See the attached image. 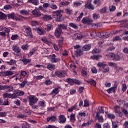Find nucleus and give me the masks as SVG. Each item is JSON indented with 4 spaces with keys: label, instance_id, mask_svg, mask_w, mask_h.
<instances>
[{
    "label": "nucleus",
    "instance_id": "nucleus-22",
    "mask_svg": "<svg viewBox=\"0 0 128 128\" xmlns=\"http://www.w3.org/2000/svg\"><path fill=\"white\" fill-rule=\"evenodd\" d=\"M54 68L55 66L54 64H48L47 65V68H48V70H54Z\"/></svg>",
    "mask_w": 128,
    "mask_h": 128
},
{
    "label": "nucleus",
    "instance_id": "nucleus-15",
    "mask_svg": "<svg viewBox=\"0 0 128 128\" xmlns=\"http://www.w3.org/2000/svg\"><path fill=\"white\" fill-rule=\"evenodd\" d=\"M12 50L14 52H16V54H20V47L15 46H12Z\"/></svg>",
    "mask_w": 128,
    "mask_h": 128
},
{
    "label": "nucleus",
    "instance_id": "nucleus-6",
    "mask_svg": "<svg viewBox=\"0 0 128 128\" xmlns=\"http://www.w3.org/2000/svg\"><path fill=\"white\" fill-rule=\"evenodd\" d=\"M92 20L88 17L84 18L82 20V22L84 24H92Z\"/></svg>",
    "mask_w": 128,
    "mask_h": 128
},
{
    "label": "nucleus",
    "instance_id": "nucleus-5",
    "mask_svg": "<svg viewBox=\"0 0 128 128\" xmlns=\"http://www.w3.org/2000/svg\"><path fill=\"white\" fill-rule=\"evenodd\" d=\"M6 90L8 92H12V90H14V87H12V86H8V85H0V90Z\"/></svg>",
    "mask_w": 128,
    "mask_h": 128
},
{
    "label": "nucleus",
    "instance_id": "nucleus-11",
    "mask_svg": "<svg viewBox=\"0 0 128 128\" xmlns=\"http://www.w3.org/2000/svg\"><path fill=\"white\" fill-rule=\"evenodd\" d=\"M0 75L3 76H12L14 73L12 71H6V72H0Z\"/></svg>",
    "mask_w": 128,
    "mask_h": 128
},
{
    "label": "nucleus",
    "instance_id": "nucleus-59",
    "mask_svg": "<svg viewBox=\"0 0 128 128\" xmlns=\"http://www.w3.org/2000/svg\"><path fill=\"white\" fill-rule=\"evenodd\" d=\"M105 12H106V8L104 7L100 10V14H104Z\"/></svg>",
    "mask_w": 128,
    "mask_h": 128
},
{
    "label": "nucleus",
    "instance_id": "nucleus-37",
    "mask_svg": "<svg viewBox=\"0 0 128 128\" xmlns=\"http://www.w3.org/2000/svg\"><path fill=\"white\" fill-rule=\"evenodd\" d=\"M22 128H30V124H28L26 122H25L22 124Z\"/></svg>",
    "mask_w": 128,
    "mask_h": 128
},
{
    "label": "nucleus",
    "instance_id": "nucleus-55",
    "mask_svg": "<svg viewBox=\"0 0 128 128\" xmlns=\"http://www.w3.org/2000/svg\"><path fill=\"white\" fill-rule=\"evenodd\" d=\"M112 40L114 41L122 40V38H120V36H116L113 38Z\"/></svg>",
    "mask_w": 128,
    "mask_h": 128
},
{
    "label": "nucleus",
    "instance_id": "nucleus-54",
    "mask_svg": "<svg viewBox=\"0 0 128 128\" xmlns=\"http://www.w3.org/2000/svg\"><path fill=\"white\" fill-rule=\"evenodd\" d=\"M84 106H90V102H88V100H84Z\"/></svg>",
    "mask_w": 128,
    "mask_h": 128
},
{
    "label": "nucleus",
    "instance_id": "nucleus-50",
    "mask_svg": "<svg viewBox=\"0 0 128 128\" xmlns=\"http://www.w3.org/2000/svg\"><path fill=\"white\" fill-rule=\"evenodd\" d=\"M118 104H126V101L124 100H117Z\"/></svg>",
    "mask_w": 128,
    "mask_h": 128
},
{
    "label": "nucleus",
    "instance_id": "nucleus-48",
    "mask_svg": "<svg viewBox=\"0 0 128 128\" xmlns=\"http://www.w3.org/2000/svg\"><path fill=\"white\" fill-rule=\"evenodd\" d=\"M82 16H84V12H81L80 16L77 18L76 20V22H80V20H82Z\"/></svg>",
    "mask_w": 128,
    "mask_h": 128
},
{
    "label": "nucleus",
    "instance_id": "nucleus-13",
    "mask_svg": "<svg viewBox=\"0 0 128 128\" xmlns=\"http://www.w3.org/2000/svg\"><path fill=\"white\" fill-rule=\"evenodd\" d=\"M96 114V118L98 116H100V114H104V110L102 108V107H101V108L99 110V112H96V111L94 112V114H93V116H95Z\"/></svg>",
    "mask_w": 128,
    "mask_h": 128
},
{
    "label": "nucleus",
    "instance_id": "nucleus-56",
    "mask_svg": "<svg viewBox=\"0 0 128 128\" xmlns=\"http://www.w3.org/2000/svg\"><path fill=\"white\" fill-rule=\"evenodd\" d=\"M4 8L8 10H11V8H12V6H10V5L7 4L4 6Z\"/></svg>",
    "mask_w": 128,
    "mask_h": 128
},
{
    "label": "nucleus",
    "instance_id": "nucleus-63",
    "mask_svg": "<svg viewBox=\"0 0 128 128\" xmlns=\"http://www.w3.org/2000/svg\"><path fill=\"white\" fill-rule=\"evenodd\" d=\"M100 50H98V49H94L92 51V54H100Z\"/></svg>",
    "mask_w": 128,
    "mask_h": 128
},
{
    "label": "nucleus",
    "instance_id": "nucleus-10",
    "mask_svg": "<svg viewBox=\"0 0 128 128\" xmlns=\"http://www.w3.org/2000/svg\"><path fill=\"white\" fill-rule=\"evenodd\" d=\"M118 82H116L113 87L106 90L108 92V94H110L112 92H114L116 89V88H118Z\"/></svg>",
    "mask_w": 128,
    "mask_h": 128
},
{
    "label": "nucleus",
    "instance_id": "nucleus-25",
    "mask_svg": "<svg viewBox=\"0 0 128 128\" xmlns=\"http://www.w3.org/2000/svg\"><path fill=\"white\" fill-rule=\"evenodd\" d=\"M28 2H29V4H32L35 6L38 5V0H28Z\"/></svg>",
    "mask_w": 128,
    "mask_h": 128
},
{
    "label": "nucleus",
    "instance_id": "nucleus-20",
    "mask_svg": "<svg viewBox=\"0 0 128 128\" xmlns=\"http://www.w3.org/2000/svg\"><path fill=\"white\" fill-rule=\"evenodd\" d=\"M86 82H88V84H90L91 85L92 84L94 86H96V80H94L92 79L88 80Z\"/></svg>",
    "mask_w": 128,
    "mask_h": 128
},
{
    "label": "nucleus",
    "instance_id": "nucleus-3",
    "mask_svg": "<svg viewBox=\"0 0 128 128\" xmlns=\"http://www.w3.org/2000/svg\"><path fill=\"white\" fill-rule=\"evenodd\" d=\"M28 98L29 100V104L30 106H32V104H34L38 102V99L36 96L30 95L28 96Z\"/></svg>",
    "mask_w": 128,
    "mask_h": 128
},
{
    "label": "nucleus",
    "instance_id": "nucleus-57",
    "mask_svg": "<svg viewBox=\"0 0 128 128\" xmlns=\"http://www.w3.org/2000/svg\"><path fill=\"white\" fill-rule=\"evenodd\" d=\"M3 98H10V94L5 93V94H3Z\"/></svg>",
    "mask_w": 128,
    "mask_h": 128
},
{
    "label": "nucleus",
    "instance_id": "nucleus-36",
    "mask_svg": "<svg viewBox=\"0 0 128 128\" xmlns=\"http://www.w3.org/2000/svg\"><path fill=\"white\" fill-rule=\"evenodd\" d=\"M18 98V95H16V91L14 94H10V98L14 100V98Z\"/></svg>",
    "mask_w": 128,
    "mask_h": 128
},
{
    "label": "nucleus",
    "instance_id": "nucleus-52",
    "mask_svg": "<svg viewBox=\"0 0 128 128\" xmlns=\"http://www.w3.org/2000/svg\"><path fill=\"white\" fill-rule=\"evenodd\" d=\"M38 10H42V12H46V10L44 9L43 6H39L38 8Z\"/></svg>",
    "mask_w": 128,
    "mask_h": 128
},
{
    "label": "nucleus",
    "instance_id": "nucleus-18",
    "mask_svg": "<svg viewBox=\"0 0 128 128\" xmlns=\"http://www.w3.org/2000/svg\"><path fill=\"white\" fill-rule=\"evenodd\" d=\"M86 6H87V8H88V10H94V5H92L90 3L88 4H86L85 8H86Z\"/></svg>",
    "mask_w": 128,
    "mask_h": 128
},
{
    "label": "nucleus",
    "instance_id": "nucleus-2",
    "mask_svg": "<svg viewBox=\"0 0 128 128\" xmlns=\"http://www.w3.org/2000/svg\"><path fill=\"white\" fill-rule=\"evenodd\" d=\"M52 16L55 18L56 22H62V14L61 12L59 11H56L52 12Z\"/></svg>",
    "mask_w": 128,
    "mask_h": 128
},
{
    "label": "nucleus",
    "instance_id": "nucleus-60",
    "mask_svg": "<svg viewBox=\"0 0 128 128\" xmlns=\"http://www.w3.org/2000/svg\"><path fill=\"white\" fill-rule=\"evenodd\" d=\"M101 35L102 38H108V35L106 32H102Z\"/></svg>",
    "mask_w": 128,
    "mask_h": 128
},
{
    "label": "nucleus",
    "instance_id": "nucleus-21",
    "mask_svg": "<svg viewBox=\"0 0 128 128\" xmlns=\"http://www.w3.org/2000/svg\"><path fill=\"white\" fill-rule=\"evenodd\" d=\"M83 52L80 49H77L76 50V56H80L82 55Z\"/></svg>",
    "mask_w": 128,
    "mask_h": 128
},
{
    "label": "nucleus",
    "instance_id": "nucleus-19",
    "mask_svg": "<svg viewBox=\"0 0 128 128\" xmlns=\"http://www.w3.org/2000/svg\"><path fill=\"white\" fill-rule=\"evenodd\" d=\"M32 14H33V16H42L40 12H38L36 9L32 11Z\"/></svg>",
    "mask_w": 128,
    "mask_h": 128
},
{
    "label": "nucleus",
    "instance_id": "nucleus-42",
    "mask_svg": "<svg viewBox=\"0 0 128 128\" xmlns=\"http://www.w3.org/2000/svg\"><path fill=\"white\" fill-rule=\"evenodd\" d=\"M38 33L40 36H44V30L40 28H38Z\"/></svg>",
    "mask_w": 128,
    "mask_h": 128
},
{
    "label": "nucleus",
    "instance_id": "nucleus-9",
    "mask_svg": "<svg viewBox=\"0 0 128 128\" xmlns=\"http://www.w3.org/2000/svg\"><path fill=\"white\" fill-rule=\"evenodd\" d=\"M62 32V28H60V27H58L55 30L54 36H56V38H60Z\"/></svg>",
    "mask_w": 128,
    "mask_h": 128
},
{
    "label": "nucleus",
    "instance_id": "nucleus-30",
    "mask_svg": "<svg viewBox=\"0 0 128 128\" xmlns=\"http://www.w3.org/2000/svg\"><path fill=\"white\" fill-rule=\"evenodd\" d=\"M20 14H22V16H28V12L26 10H22L20 11Z\"/></svg>",
    "mask_w": 128,
    "mask_h": 128
},
{
    "label": "nucleus",
    "instance_id": "nucleus-12",
    "mask_svg": "<svg viewBox=\"0 0 128 128\" xmlns=\"http://www.w3.org/2000/svg\"><path fill=\"white\" fill-rule=\"evenodd\" d=\"M58 118V122H60V124H64L66 121V118L64 115H60Z\"/></svg>",
    "mask_w": 128,
    "mask_h": 128
},
{
    "label": "nucleus",
    "instance_id": "nucleus-17",
    "mask_svg": "<svg viewBox=\"0 0 128 128\" xmlns=\"http://www.w3.org/2000/svg\"><path fill=\"white\" fill-rule=\"evenodd\" d=\"M8 16L2 12H0V20H6Z\"/></svg>",
    "mask_w": 128,
    "mask_h": 128
},
{
    "label": "nucleus",
    "instance_id": "nucleus-32",
    "mask_svg": "<svg viewBox=\"0 0 128 128\" xmlns=\"http://www.w3.org/2000/svg\"><path fill=\"white\" fill-rule=\"evenodd\" d=\"M22 62H23L24 64H28L32 62V60L24 58L22 60Z\"/></svg>",
    "mask_w": 128,
    "mask_h": 128
},
{
    "label": "nucleus",
    "instance_id": "nucleus-53",
    "mask_svg": "<svg viewBox=\"0 0 128 128\" xmlns=\"http://www.w3.org/2000/svg\"><path fill=\"white\" fill-rule=\"evenodd\" d=\"M22 48L24 50H26L28 48V44L22 45Z\"/></svg>",
    "mask_w": 128,
    "mask_h": 128
},
{
    "label": "nucleus",
    "instance_id": "nucleus-29",
    "mask_svg": "<svg viewBox=\"0 0 128 128\" xmlns=\"http://www.w3.org/2000/svg\"><path fill=\"white\" fill-rule=\"evenodd\" d=\"M41 40H42V42H44V44H50V42L48 41V38H46L45 37H43L42 38Z\"/></svg>",
    "mask_w": 128,
    "mask_h": 128
},
{
    "label": "nucleus",
    "instance_id": "nucleus-7",
    "mask_svg": "<svg viewBox=\"0 0 128 128\" xmlns=\"http://www.w3.org/2000/svg\"><path fill=\"white\" fill-rule=\"evenodd\" d=\"M55 74L58 78H64L66 76V73L64 71H56L55 72Z\"/></svg>",
    "mask_w": 128,
    "mask_h": 128
},
{
    "label": "nucleus",
    "instance_id": "nucleus-31",
    "mask_svg": "<svg viewBox=\"0 0 128 128\" xmlns=\"http://www.w3.org/2000/svg\"><path fill=\"white\" fill-rule=\"evenodd\" d=\"M107 56L108 58H110V60H114V54L113 53H110L107 55Z\"/></svg>",
    "mask_w": 128,
    "mask_h": 128
},
{
    "label": "nucleus",
    "instance_id": "nucleus-62",
    "mask_svg": "<svg viewBox=\"0 0 128 128\" xmlns=\"http://www.w3.org/2000/svg\"><path fill=\"white\" fill-rule=\"evenodd\" d=\"M112 124L113 128H118V123H116V122H112Z\"/></svg>",
    "mask_w": 128,
    "mask_h": 128
},
{
    "label": "nucleus",
    "instance_id": "nucleus-38",
    "mask_svg": "<svg viewBox=\"0 0 128 128\" xmlns=\"http://www.w3.org/2000/svg\"><path fill=\"white\" fill-rule=\"evenodd\" d=\"M100 58H102V56H100V55H98V56L94 55V56H91L90 58H91V60H98Z\"/></svg>",
    "mask_w": 128,
    "mask_h": 128
},
{
    "label": "nucleus",
    "instance_id": "nucleus-43",
    "mask_svg": "<svg viewBox=\"0 0 128 128\" xmlns=\"http://www.w3.org/2000/svg\"><path fill=\"white\" fill-rule=\"evenodd\" d=\"M28 82L26 80L23 81L21 84H20V87L21 88H24V86L28 84Z\"/></svg>",
    "mask_w": 128,
    "mask_h": 128
},
{
    "label": "nucleus",
    "instance_id": "nucleus-33",
    "mask_svg": "<svg viewBox=\"0 0 128 128\" xmlns=\"http://www.w3.org/2000/svg\"><path fill=\"white\" fill-rule=\"evenodd\" d=\"M95 120H98L100 122H104V118H102V116H98L96 117V116H95Z\"/></svg>",
    "mask_w": 128,
    "mask_h": 128
},
{
    "label": "nucleus",
    "instance_id": "nucleus-8",
    "mask_svg": "<svg viewBox=\"0 0 128 128\" xmlns=\"http://www.w3.org/2000/svg\"><path fill=\"white\" fill-rule=\"evenodd\" d=\"M50 60L52 62H60V58H56V54H52L51 55H50Z\"/></svg>",
    "mask_w": 128,
    "mask_h": 128
},
{
    "label": "nucleus",
    "instance_id": "nucleus-4",
    "mask_svg": "<svg viewBox=\"0 0 128 128\" xmlns=\"http://www.w3.org/2000/svg\"><path fill=\"white\" fill-rule=\"evenodd\" d=\"M24 28L26 32V36H28L30 38H34V35H32V28L30 26H24Z\"/></svg>",
    "mask_w": 128,
    "mask_h": 128
},
{
    "label": "nucleus",
    "instance_id": "nucleus-34",
    "mask_svg": "<svg viewBox=\"0 0 128 128\" xmlns=\"http://www.w3.org/2000/svg\"><path fill=\"white\" fill-rule=\"evenodd\" d=\"M58 26L60 28H62V30H66L68 26H66V25L64 24H60L58 25Z\"/></svg>",
    "mask_w": 128,
    "mask_h": 128
},
{
    "label": "nucleus",
    "instance_id": "nucleus-23",
    "mask_svg": "<svg viewBox=\"0 0 128 128\" xmlns=\"http://www.w3.org/2000/svg\"><path fill=\"white\" fill-rule=\"evenodd\" d=\"M90 45L86 44L82 47V50L84 52H88V50H90Z\"/></svg>",
    "mask_w": 128,
    "mask_h": 128
},
{
    "label": "nucleus",
    "instance_id": "nucleus-26",
    "mask_svg": "<svg viewBox=\"0 0 128 128\" xmlns=\"http://www.w3.org/2000/svg\"><path fill=\"white\" fill-rule=\"evenodd\" d=\"M6 64H8L9 66H14V64H16V61L14 60H11L9 62H6Z\"/></svg>",
    "mask_w": 128,
    "mask_h": 128
},
{
    "label": "nucleus",
    "instance_id": "nucleus-64",
    "mask_svg": "<svg viewBox=\"0 0 128 128\" xmlns=\"http://www.w3.org/2000/svg\"><path fill=\"white\" fill-rule=\"evenodd\" d=\"M24 116H24L22 114H18L17 116V118H24Z\"/></svg>",
    "mask_w": 128,
    "mask_h": 128
},
{
    "label": "nucleus",
    "instance_id": "nucleus-14",
    "mask_svg": "<svg viewBox=\"0 0 128 128\" xmlns=\"http://www.w3.org/2000/svg\"><path fill=\"white\" fill-rule=\"evenodd\" d=\"M58 88H56L55 89L53 90L52 92L50 93V96L54 98V96H56L58 94L59 92Z\"/></svg>",
    "mask_w": 128,
    "mask_h": 128
},
{
    "label": "nucleus",
    "instance_id": "nucleus-47",
    "mask_svg": "<svg viewBox=\"0 0 128 128\" xmlns=\"http://www.w3.org/2000/svg\"><path fill=\"white\" fill-rule=\"evenodd\" d=\"M108 116L109 118H110L111 120H114V118H116V116L114 114H108Z\"/></svg>",
    "mask_w": 128,
    "mask_h": 128
},
{
    "label": "nucleus",
    "instance_id": "nucleus-28",
    "mask_svg": "<svg viewBox=\"0 0 128 128\" xmlns=\"http://www.w3.org/2000/svg\"><path fill=\"white\" fill-rule=\"evenodd\" d=\"M66 82L68 84H70V86H72L74 84V80L71 79V78H68L66 80Z\"/></svg>",
    "mask_w": 128,
    "mask_h": 128
},
{
    "label": "nucleus",
    "instance_id": "nucleus-39",
    "mask_svg": "<svg viewBox=\"0 0 128 128\" xmlns=\"http://www.w3.org/2000/svg\"><path fill=\"white\" fill-rule=\"evenodd\" d=\"M114 112H115V114H117L118 116H120V118L122 116V113L120 112V111L118 110H115Z\"/></svg>",
    "mask_w": 128,
    "mask_h": 128
},
{
    "label": "nucleus",
    "instance_id": "nucleus-49",
    "mask_svg": "<svg viewBox=\"0 0 128 128\" xmlns=\"http://www.w3.org/2000/svg\"><path fill=\"white\" fill-rule=\"evenodd\" d=\"M66 12L67 14H72V10L70 8L66 9Z\"/></svg>",
    "mask_w": 128,
    "mask_h": 128
},
{
    "label": "nucleus",
    "instance_id": "nucleus-58",
    "mask_svg": "<svg viewBox=\"0 0 128 128\" xmlns=\"http://www.w3.org/2000/svg\"><path fill=\"white\" fill-rule=\"evenodd\" d=\"M110 12H114L116 10V6H111L109 7Z\"/></svg>",
    "mask_w": 128,
    "mask_h": 128
},
{
    "label": "nucleus",
    "instance_id": "nucleus-27",
    "mask_svg": "<svg viewBox=\"0 0 128 128\" xmlns=\"http://www.w3.org/2000/svg\"><path fill=\"white\" fill-rule=\"evenodd\" d=\"M68 4H70V2L68 1L62 2H60V6H68Z\"/></svg>",
    "mask_w": 128,
    "mask_h": 128
},
{
    "label": "nucleus",
    "instance_id": "nucleus-40",
    "mask_svg": "<svg viewBox=\"0 0 128 128\" xmlns=\"http://www.w3.org/2000/svg\"><path fill=\"white\" fill-rule=\"evenodd\" d=\"M122 112L126 116V118H128V112L124 108H122Z\"/></svg>",
    "mask_w": 128,
    "mask_h": 128
},
{
    "label": "nucleus",
    "instance_id": "nucleus-1",
    "mask_svg": "<svg viewBox=\"0 0 128 128\" xmlns=\"http://www.w3.org/2000/svg\"><path fill=\"white\" fill-rule=\"evenodd\" d=\"M98 66H100L99 70H101L102 72H108L110 71V67L104 62H98Z\"/></svg>",
    "mask_w": 128,
    "mask_h": 128
},
{
    "label": "nucleus",
    "instance_id": "nucleus-24",
    "mask_svg": "<svg viewBox=\"0 0 128 128\" xmlns=\"http://www.w3.org/2000/svg\"><path fill=\"white\" fill-rule=\"evenodd\" d=\"M51 120V122H56V117L54 116H52L51 117H48L47 118V122H49Z\"/></svg>",
    "mask_w": 128,
    "mask_h": 128
},
{
    "label": "nucleus",
    "instance_id": "nucleus-35",
    "mask_svg": "<svg viewBox=\"0 0 128 128\" xmlns=\"http://www.w3.org/2000/svg\"><path fill=\"white\" fill-rule=\"evenodd\" d=\"M16 94H17V96H24V92H22V90H16Z\"/></svg>",
    "mask_w": 128,
    "mask_h": 128
},
{
    "label": "nucleus",
    "instance_id": "nucleus-61",
    "mask_svg": "<svg viewBox=\"0 0 128 128\" xmlns=\"http://www.w3.org/2000/svg\"><path fill=\"white\" fill-rule=\"evenodd\" d=\"M120 60V56L118 54L114 55V60Z\"/></svg>",
    "mask_w": 128,
    "mask_h": 128
},
{
    "label": "nucleus",
    "instance_id": "nucleus-41",
    "mask_svg": "<svg viewBox=\"0 0 128 128\" xmlns=\"http://www.w3.org/2000/svg\"><path fill=\"white\" fill-rule=\"evenodd\" d=\"M64 43V38L62 37L61 38L60 40H59L58 42V46L59 48H62V44Z\"/></svg>",
    "mask_w": 128,
    "mask_h": 128
},
{
    "label": "nucleus",
    "instance_id": "nucleus-51",
    "mask_svg": "<svg viewBox=\"0 0 128 128\" xmlns=\"http://www.w3.org/2000/svg\"><path fill=\"white\" fill-rule=\"evenodd\" d=\"M8 18H12V20H14L16 18V16H14V14H8Z\"/></svg>",
    "mask_w": 128,
    "mask_h": 128
},
{
    "label": "nucleus",
    "instance_id": "nucleus-46",
    "mask_svg": "<svg viewBox=\"0 0 128 128\" xmlns=\"http://www.w3.org/2000/svg\"><path fill=\"white\" fill-rule=\"evenodd\" d=\"M52 24H48L47 25V27L46 28V30L47 32H50V30H52Z\"/></svg>",
    "mask_w": 128,
    "mask_h": 128
},
{
    "label": "nucleus",
    "instance_id": "nucleus-45",
    "mask_svg": "<svg viewBox=\"0 0 128 128\" xmlns=\"http://www.w3.org/2000/svg\"><path fill=\"white\" fill-rule=\"evenodd\" d=\"M69 26H70L71 28H72L74 30H77V28H78V26H76L74 23H70V24H69Z\"/></svg>",
    "mask_w": 128,
    "mask_h": 128
},
{
    "label": "nucleus",
    "instance_id": "nucleus-16",
    "mask_svg": "<svg viewBox=\"0 0 128 128\" xmlns=\"http://www.w3.org/2000/svg\"><path fill=\"white\" fill-rule=\"evenodd\" d=\"M43 20L46 22H48V20H52V17L50 15L45 14L43 16Z\"/></svg>",
    "mask_w": 128,
    "mask_h": 128
},
{
    "label": "nucleus",
    "instance_id": "nucleus-44",
    "mask_svg": "<svg viewBox=\"0 0 128 128\" xmlns=\"http://www.w3.org/2000/svg\"><path fill=\"white\" fill-rule=\"evenodd\" d=\"M70 121L72 122H76V118H74V114H72L70 116Z\"/></svg>",
    "mask_w": 128,
    "mask_h": 128
}]
</instances>
